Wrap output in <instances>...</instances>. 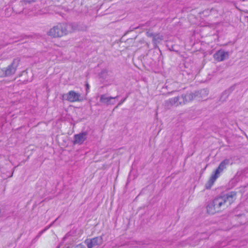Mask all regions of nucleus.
Instances as JSON below:
<instances>
[{
    "label": "nucleus",
    "instance_id": "nucleus-3",
    "mask_svg": "<svg viewBox=\"0 0 248 248\" xmlns=\"http://www.w3.org/2000/svg\"><path fill=\"white\" fill-rule=\"evenodd\" d=\"M230 164V160L229 159H225L222 161L217 169L216 170L215 172L213 174L209 181L206 185V187L207 188H210L213 185L214 182L219 176V174L226 168V166L229 165Z\"/></svg>",
    "mask_w": 248,
    "mask_h": 248
},
{
    "label": "nucleus",
    "instance_id": "nucleus-16",
    "mask_svg": "<svg viewBox=\"0 0 248 248\" xmlns=\"http://www.w3.org/2000/svg\"><path fill=\"white\" fill-rule=\"evenodd\" d=\"M86 87H87V89H89V85L88 84H87L86 85Z\"/></svg>",
    "mask_w": 248,
    "mask_h": 248
},
{
    "label": "nucleus",
    "instance_id": "nucleus-8",
    "mask_svg": "<svg viewBox=\"0 0 248 248\" xmlns=\"http://www.w3.org/2000/svg\"><path fill=\"white\" fill-rule=\"evenodd\" d=\"M229 54L223 50H219L214 55L215 59L218 62L222 61L228 58Z\"/></svg>",
    "mask_w": 248,
    "mask_h": 248
},
{
    "label": "nucleus",
    "instance_id": "nucleus-1",
    "mask_svg": "<svg viewBox=\"0 0 248 248\" xmlns=\"http://www.w3.org/2000/svg\"><path fill=\"white\" fill-rule=\"evenodd\" d=\"M69 25L65 22H59L52 26L47 32V36L52 38H60L67 35L71 31Z\"/></svg>",
    "mask_w": 248,
    "mask_h": 248
},
{
    "label": "nucleus",
    "instance_id": "nucleus-10",
    "mask_svg": "<svg viewBox=\"0 0 248 248\" xmlns=\"http://www.w3.org/2000/svg\"><path fill=\"white\" fill-rule=\"evenodd\" d=\"M179 103L181 104H185L186 102L190 101L193 99L192 94H187L185 96L183 95L177 97Z\"/></svg>",
    "mask_w": 248,
    "mask_h": 248
},
{
    "label": "nucleus",
    "instance_id": "nucleus-13",
    "mask_svg": "<svg viewBox=\"0 0 248 248\" xmlns=\"http://www.w3.org/2000/svg\"><path fill=\"white\" fill-rule=\"evenodd\" d=\"M163 39V37L159 35H156L153 37V40L156 43Z\"/></svg>",
    "mask_w": 248,
    "mask_h": 248
},
{
    "label": "nucleus",
    "instance_id": "nucleus-4",
    "mask_svg": "<svg viewBox=\"0 0 248 248\" xmlns=\"http://www.w3.org/2000/svg\"><path fill=\"white\" fill-rule=\"evenodd\" d=\"M20 62L18 58L15 59L11 64L7 68H0V77H5L14 74Z\"/></svg>",
    "mask_w": 248,
    "mask_h": 248
},
{
    "label": "nucleus",
    "instance_id": "nucleus-2",
    "mask_svg": "<svg viewBox=\"0 0 248 248\" xmlns=\"http://www.w3.org/2000/svg\"><path fill=\"white\" fill-rule=\"evenodd\" d=\"M226 208L225 202L221 197L214 199L207 206V211L210 214L219 212Z\"/></svg>",
    "mask_w": 248,
    "mask_h": 248
},
{
    "label": "nucleus",
    "instance_id": "nucleus-15",
    "mask_svg": "<svg viewBox=\"0 0 248 248\" xmlns=\"http://www.w3.org/2000/svg\"><path fill=\"white\" fill-rule=\"evenodd\" d=\"M2 212H1V208H0V217H2Z\"/></svg>",
    "mask_w": 248,
    "mask_h": 248
},
{
    "label": "nucleus",
    "instance_id": "nucleus-14",
    "mask_svg": "<svg viewBox=\"0 0 248 248\" xmlns=\"http://www.w3.org/2000/svg\"><path fill=\"white\" fill-rule=\"evenodd\" d=\"M74 248H85V247L82 244H79L75 246Z\"/></svg>",
    "mask_w": 248,
    "mask_h": 248
},
{
    "label": "nucleus",
    "instance_id": "nucleus-9",
    "mask_svg": "<svg viewBox=\"0 0 248 248\" xmlns=\"http://www.w3.org/2000/svg\"><path fill=\"white\" fill-rule=\"evenodd\" d=\"M87 138V134L86 133H81L75 135L74 143L82 144Z\"/></svg>",
    "mask_w": 248,
    "mask_h": 248
},
{
    "label": "nucleus",
    "instance_id": "nucleus-17",
    "mask_svg": "<svg viewBox=\"0 0 248 248\" xmlns=\"http://www.w3.org/2000/svg\"><path fill=\"white\" fill-rule=\"evenodd\" d=\"M62 245H61V246H60L58 247V248H62ZM67 248H68V247H67Z\"/></svg>",
    "mask_w": 248,
    "mask_h": 248
},
{
    "label": "nucleus",
    "instance_id": "nucleus-6",
    "mask_svg": "<svg viewBox=\"0 0 248 248\" xmlns=\"http://www.w3.org/2000/svg\"><path fill=\"white\" fill-rule=\"evenodd\" d=\"M102 242L103 239L101 237H97L92 239H87L85 241V243L88 248L97 247L100 246Z\"/></svg>",
    "mask_w": 248,
    "mask_h": 248
},
{
    "label": "nucleus",
    "instance_id": "nucleus-7",
    "mask_svg": "<svg viewBox=\"0 0 248 248\" xmlns=\"http://www.w3.org/2000/svg\"><path fill=\"white\" fill-rule=\"evenodd\" d=\"M221 198L224 200L225 202V206L226 207L235 200L236 198V193L234 192H231Z\"/></svg>",
    "mask_w": 248,
    "mask_h": 248
},
{
    "label": "nucleus",
    "instance_id": "nucleus-12",
    "mask_svg": "<svg viewBox=\"0 0 248 248\" xmlns=\"http://www.w3.org/2000/svg\"><path fill=\"white\" fill-rule=\"evenodd\" d=\"M170 102L171 105L178 106L180 105L177 97L170 99Z\"/></svg>",
    "mask_w": 248,
    "mask_h": 248
},
{
    "label": "nucleus",
    "instance_id": "nucleus-5",
    "mask_svg": "<svg viewBox=\"0 0 248 248\" xmlns=\"http://www.w3.org/2000/svg\"><path fill=\"white\" fill-rule=\"evenodd\" d=\"M62 97L64 99L71 102L80 101L82 100L81 99V95L79 93L73 91H71L68 93L64 94Z\"/></svg>",
    "mask_w": 248,
    "mask_h": 248
},
{
    "label": "nucleus",
    "instance_id": "nucleus-11",
    "mask_svg": "<svg viewBox=\"0 0 248 248\" xmlns=\"http://www.w3.org/2000/svg\"><path fill=\"white\" fill-rule=\"evenodd\" d=\"M114 98L108 96L104 94L100 96V102L103 104H109L111 100L114 99Z\"/></svg>",
    "mask_w": 248,
    "mask_h": 248
}]
</instances>
